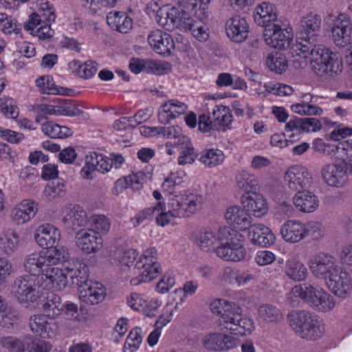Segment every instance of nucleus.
<instances>
[{
  "mask_svg": "<svg viewBox=\"0 0 352 352\" xmlns=\"http://www.w3.org/2000/svg\"><path fill=\"white\" fill-rule=\"evenodd\" d=\"M189 10H179L176 7L159 8L155 13L156 22L168 31L177 29L184 32H190L199 42H205L209 38L208 28L203 20H195Z\"/></svg>",
  "mask_w": 352,
  "mask_h": 352,
  "instance_id": "f257e3e1",
  "label": "nucleus"
},
{
  "mask_svg": "<svg viewBox=\"0 0 352 352\" xmlns=\"http://www.w3.org/2000/svg\"><path fill=\"white\" fill-rule=\"evenodd\" d=\"M0 28L6 34H19L21 31V24L17 23L15 19L6 14H0Z\"/></svg>",
  "mask_w": 352,
  "mask_h": 352,
  "instance_id": "8fccbe9b",
  "label": "nucleus"
},
{
  "mask_svg": "<svg viewBox=\"0 0 352 352\" xmlns=\"http://www.w3.org/2000/svg\"><path fill=\"white\" fill-rule=\"evenodd\" d=\"M63 224L69 234L85 227L89 219L85 210L79 205L66 207L63 210Z\"/></svg>",
  "mask_w": 352,
  "mask_h": 352,
  "instance_id": "2eb2a0df",
  "label": "nucleus"
},
{
  "mask_svg": "<svg viewBox=\"0 0 352 352\" xmlns=\"http://www.w3.org/2000/svg\"><path fill=\"white\" fill-rule=\"evenodd\" d=\"M157 252L155 248L146 249L136 262L135 269L137 276L131 280V284L137 286L142 283H148L155 278L160 273V265L157 259Z\"/></svg>",
  "mask_w": 352,
  "mask_h": 352,
  "instance_id": "6e6552de",
  "label": "nucleus"
},
{
  "mask_svg": "<svg viewBox=\"0 0 352 352\" xmlns=\"http://www.w3.org/2000/svg\"><path fill=\"white\" fill-rule=\"evenodd\" d=\"M41 129L45 135L51 138H65L72 135L71 129L53 122H47L43 124Z\"/></svg>",
  "mask_w": 352,
  "mask_h": 352,
  "instance_id": "a18cd8bd",
  "label": "nucleus"
},
{
  "mask_svg": "<svg viewBox=\"0 0 352 352\" xmlns=\"http://www.w3.org/2000/svg\"><path fill=\"white\" fill-rule=\"evenodd\" d=\"M259 320L265 324H278L283 318L281 310L272 304H262L257 309Z\"/></svg>",
  "mask_w": 352,
  "mask_h": 352,
  "instance_id": "e433bc0d",
  "label": "nucleus"
},
{
  "mask_svg": "<svg viewBox=\"0 0 352 352\" xmlns=\"http://www.w3.org/2000/svg\"><path fill=\"white\" fill-rule=\"evenodd\" d=\"M170 69V65L165 61L146 59V72L155 75H162Z\"/></svg>",
  "mask_w": 352,
  "mask_h": 352,
  "instance_id": "69168bd1",
  "label": "nucleus"
},
{
  "mask_svg": "<svg viewBox=\"0 0 352 352\" xmlns=\"http://www.w3.org/2000/svg\"><path fill=\"white\" fill-rule=\"evenodd\" d=\"M223 151L218 148H207L204 150L199 160L208 168H213L221 164L224 160Z\"/></svg>",
  "mask_w": 352,
  "mask_h": 352,
  "instance_id": "ea45409f",
  "label": "nucleus"
},
{
  "mask_svg": "<svg viewBox=\"0 0 352 352\" xmlns=\"http://www.w3.org/2000/svg\"><path fill=\"white\" fill-rule=\"evenodd\" d=\"M91 226L99 234H105L110 230L111 221L105 215L96 214L91 217Z\"/></svg>",
  "mask_w": 352,
  "mask_h": 352,
  "instance_id": "e2e57ef3",
  "label": "nucleus"
},
{
  "mask_svg": "<svg viewBox=\"0 0 352 352\" xmlns=\"http://www.w3.org/2000/svg\"><path fill=\"white\" fill-rule=\"evenodd\" d=\"M351 31V21L344 14L340 15L331 29L334 43L340 47L350 44Z\"/></svg>",
  "mask_w": 352,
  "mask_h": 352,
  "instance_id": "b1692460",
  "label": "nucleus"
},
{
  "mask_svg": "<svg viewBox=\"0 0 352 352\" xmlns=\"http://www.w3.org/2000/svg\"><path fill=\"white\" fill-rule=\"evenodd\" d=\"M58 115L67 116H78L83 113L82 109H78L74 103L69 102L65 99H57Z\"/></svg>",
  "mask_w": 352,
  "mask_h": 352,
  "instance_id": "6e6d98bb",
  "label": "nucleus"
},
{
  "mask_svg": "<svg viewBox=\"0 0 352 352\" xmlns=\"http://www.w3.org/2000/svg\"><path fill=\"white\" fill-rule=\"evenodd\" d=\"M285 271L287 276L295 281L303 280L307 274V270L305 265L294 259L287 261Z\"/></svg>",
  "mask_w": 352,
  "mask_h": 352,
  "instance_id": "37998d69",
  "label": "nucleus"
},
{
  "mask_svg": "<svg viewBox=\"0 0 352 352\" xmlns=\"http://www.w3.org/2000/svg\"><path fill=\"white\" fill-rule=\"evenodd\" d=\"M320 173L324 182L331 187H342L348 180L346 170L340 164H325L322 167Z\"/></svg>",
  "mask_w": 352,
  "mask_h": 352,
  "instance_id": "6ab92c4d",
  "label": "nucleus"
},
{
  "mask_svg": "<svg viewBox=\"0 0 352 352\" xmlns=\"http://www.w3.org/2000/svg\"><path fill=\"white\" fill-rule=\"evenodd\" d=\"M108 25L122 34L128 33L133 28V20L124 12H111L107 16Z\"/></svg>",
  "mask_w": 352,
  "mask_h": 352,
  "instance_id": "c9c22d12",
  "label": "nucleus"
},
{
  "mask_svg": "<svg viewBox=\"0 0 352 352\" xmlns=\"http://www.w3.org/2000/svg\"><path fill=\"white\" fill-rule=\"evenodd\" d=\"M78 248L87 254L96 253L102 247L103 239L94 229H82L76 234Z\"/></svg>",
  "mask_w": 352,
  "mask_h": 352,
  "instance_id": "f3484780",
  "label": "nucleus"
},
{
  "mask_svg": "<svg viewBox=\"0 0 352 352\" xmlns=\"http://www.w3.org/2000/svg\"><path fill=\"white\" fill-rule=\"evenodd\" d=\"M78 67L79 75L82 78H89L92 77L98 70V63L93 60H88L84 64H80L79 60H73L69 65Z\"/></svg>",
  "mask_w": 352,
  "mask_h": 352,
  "instance_id": "13d9d810",
  "label": "nucleus"
},
{
  "mask_svg": "<svg viewBox=\"0 0 352 352\" xmlns=\"http://www.w3.org/2000/svg\"><path fill=\"white\" fill-rule=\"evenodd\" d=\"M221 331L239 336L250 335L254 329V321L250 318L241 314V308L236 305L232 312L226 314L223 320Z\"/></svg>",
  "mask_w": 352,
  "mask_h": 352,
  "instance_id": "9d476101",
  "label": "nucleus"
},
{
  "mask_svg": "<svg viewBox=\"0 0 352 352\" xmlns=\"http://www.w3.org/2000/svg\"><path fill=\"white\" fill-rule=\"evenodd\" d=\"M309 266L311 274L315 277L325 280L339 268L336 258L324 252H319L312 256L309 259Z\"/></svg>",
  "mask_w": 352,
  "mask_h": 352,
  "instance_id": "ddd939ff",
  "label": "nucleus"
},
{
  "mask_svg": "<svg viewBox=\"0 0 352 352\" xmlns=\"http://www.w3.org/2000/svg\"><path fill=\"white\" fill-rule=\"evenodd\" d=\"M58 265L49 266L43 275L42 280L47 281L45 285L47 289L62 290L67 284V274L64 270L57 267Z\"/></svg>",
  "mask_w": 352,
  "mask_h": 352,
  "instance_id": "a878e982",
  "label": "nucleus"
},
{
  "mask_svg": "<svg viewBox=\"0 0 352 352\" xmlns=\"http://www.w3.org/2000/svg\"><path fill=\"white\" fill-rule=\"evenodd\" d=\"M296 56L310 58L312 71L318 76L328 74L334 76L342 70V62L339 56L324 46L305 41L299 45Z\"/></svg>",
  "mask_w": 352,
  "mask_h": 352,
  "instance_id": "f03ea898",
  "label": "nucleus"
},
{
  "mask_svg": "<svg viewBox=\"0 0 352 352\" xmlns=\"http://www.w3.org/2000/svg\"><path fill=\"white\" fill-rule=\"evenodd\" d=\"M254 19L258 25L264 27L265 29L267 25L280 22L277 20V14L274 5L269 2H263L256 8Z\"/></svg>",
  "mask_w": 352,
  "mask_h": 352,
  "instance_id": "f704fd0d",
  "label": "nucleus"
},
{
  "mask_svg": "<svg viewBox=\"0 0 352 352\" xmlns=\"http://www.w3.org/2000/svg\"><path fill=\"white\" fill-rule=\"evenodd\" d=\"M236 184L247 194L256 191L259 184L257 177L247 170H240L235 175Z\"/></svg>",
  "mask_w": 352,
  "mask_h": 352,
  "instance_id": "4c0bfd02",
  "label": "nucleus"
},
{
  "mask_svg": "<svg viewBox=\"0 0 352 352\" xmlns=\"http://www.w3.org/2000/svg\"><path fill=\"white\" fill-rule=\"evenodd\" d=\"M329 289L340 298L348 297L352 289V283L349 274L346 271L340 270V267L326 280Z\"/></svg>",
  "mask_w": 352,
  "mask_h": 352,
  "instance_id": "dca6fc26",
  "label": "nucleus"
},
{
  "mask_svg": "<svg viewBox=\"0 0 352 352\" xmlns=\"http://www.w3.org/2000/svg\"><path fill=\"white\" fill-rule=\"evenodd\" d=\"M56 19L54 9L48 1L41 2L37 12L32 13L23 28L26 31H33L39 25L52 23Z\"/></svg>",
  "mask_w": 352,
  "mask_h": 352,
  "instance_id": "a211bd4d",
  "label": "nucleus"
},
{
  "mask_svg": "<svg viewBox=\"0 0 352 352\" xmlns=\"http://www.w3.org/2000/svg\"><path fill=\"white\" fill-rule=\"evenodd\" d=\"M18 320L16 310L10 306L6 305L5 309L0 311V325L3 327L10 328Z\"/></svg>",
  "mask_w": 352,
  "mask_h": 352,
  "instance_id": "bf43d9fd",
  "label": "nucleus"
},
{
  "mask_svg": "<svg viewBox=\"0 0 352 352\" xmlns=\"http://www.w3.org/2000/svg\"><path fill=\"white\" fill-rule=\"evenodd\" d=\"M203 197L197 193L186 192L184 195L175 196L171 199L168 212L163 210L155 212L156 222L159 226H165L170 222L172 217H188L197 212L201 208Z\"/></svg>",
  "mask_w": 352,
  "mask_h": 352,
  "instance_id": "7ed1b4c3",
  "label": "nucleus"
},
{
  "mask_svg": "<svg viewBox=\"0 0 352 352\" xmlns=\"http://www.w3.org/2000/svg\"><path fill=\"white\" fill-rule=\"evenodd\" d=\"M283 239L289 243H298L305 238V224L299 221L290 220L280 228Z\"/></svg>",
  "mask_w": 352,
  "mask_h": 352,
  "instance_id": "473e14b6",
  "label": "nucleus"
},
{
  "mask_svg": "<svg viewBox=\"0 0 352 352\" xmlns=\"http://www.w3.org/2000/svg\"><path fill=\"white\" fill-rule=\"evenodd\" d=\"M44 316H34L30 319L29 325L31 330L43 338H50L54 336L53 324L48 322Z\"/></svg>",
  "mask_w": 352,
  "mask_h": 352,
  "instance_id": "58836bf2",
  "label": "nucleus"
},
{
  "mask_svg": "<svg viewBox=\"0 0 352 352\" xmlns=\"http://www.w3.org/2000/svg\"><path fill=\"white\" fill-rule=\"evenodd\" d=\"M350 144L348 141H342L336 144L320 143L316 146V149L320 153L325 155H332L335 154H344V152L349 149Z\"/></svg>",
  "mask_w": 352,
  "mask_h": 352,
  "instance_id": "09e8293b",
  "label": "nucleus"
},
{
  "mask_svg": "<svg viewBox=\"0 0 352 352\" xmlns=\"http://www.w3.org/2000/svg\"><path fill=\"white\" fill-rule=\"evenodd\" d=\"M291 294L300 298L309 307L316 311L327 312L336 305V300L331 294L322 287L310 283L294 286Z\"/></svg>",
  "mask_w": 352,
  "mask_h": 352,
  "instance_id": "423d86ee",
  "label": "nucleus"
},
{
  "mask_svg": "<svg viewBox=\"0 0 352 352\" xmlns=\"http://www.w3.org/2000/svg\"><path fill=\"white\" fill-rule=\"evenodd\" d=\"M142 342L141 329L138 327L133 329L126 338L123 352H133L136 351Z\"/></svg>",
  "mask_w": 352,
  "mask_h": 352,
  "instance_id": "3c124183",
  "label": "nucleus"
},
{
  "mask_svg": "<svg viewBox=\"0 0 352 352\" xmlns=\"http://www.w3.org/2000/svg\"><path fill=\"white\" fill-rule=\"evenodd\" d=\"M280 23L279 22L267 25L264 30L263 36L267 45L278 50H285L291 45L293 34Z\"/></svg>",
  "mask_w": 352,
  "mask_h": 352,
  "instance_id": "f8f14e48",
  "label": "nucleus"
},
{
  "mask_svg": "<svg viewBox=\"0 0 352 352\" xmlns=\"http://www.w3.org/2000/svg\"><path fill=\"white\" fill-rule=\"evenodd\" d=\"M128 305L133 309L136 311H142L144 314L149 317L154 316V314L148 311L147 309V302L143 297L137 294L133 293L127 298Z\"/></svg>",
  "mask_w": 352,
  "mask_h": 352,
  "instance_id": "864d4df0",
  "label": "nucleus"
},
{
  "mask_svg": "<svg viewBox=\"0 0 352 352\" xmlns=\"http://www.w3.org/2000/svg\"><path fill=\"white\" fill-rule=\"evenodd\" d=\"M236 304L233 302H230L223 299H217L212 301L210 304V309L211 311L217 315H220L219 318V325L220 328L223 325V317L226 314L232 312L236 307Z\"/></svg>",
  "mask_w": 352,
  "mask_h": 352,
  "instance_id": "c03bdc74",
  "label": "nucleus"
},
{
  "mask_svg": "<svg viewBox=\"0 0 352 352\" xmlns=\"http://www.w3.org/2000/svg\"><path fill=\"white\" fill-rule=\"evenodd\" d=\"M241 203L247 211L256 217L263 216L268 210L266 199L256 191L243 195Z\"/></svg>",
  "mask_w": 352,
  "mask_h": 352,
  "instance_id": "bb28decb",
  "label": "nucleus"
},
{
  "mask_svg": "<svg viewBox=\"0 0 352 352\" xmlns=\"http://www.w3.org/2000/svg\"><path fill=\"white\" fill-rule=\"evenodd\" d=\"M18 234L12 230H8L0 234V250L6 254L14 252L19 244Z\"/></svg>",
  "mask_w": 352,
  "mask_h": 352,
  "instance_id": "79ce46f5",
  "label": "nucleus"
},
{
  "mask_svg": "<svg viewBox=\"0 0 352 352\" xmlns=\"http://www.w3.org/2000/svg\"><path fill=\"white\" fill-rule=\"evenodd\" d=\"M65 185L63 181H55L47 184L43 191L45 196L49 199H55L65 194Z\"/></svg>",
  "mask_w": 352,
  "mask_h": 352,
  "instance_id": "680f3d73",
  "label": "nucleus"
},
{
  "mask_svg": "<svg viewBox=\"0 0 352 352\" xmlns=\"http://www.w3.org/2000/svg\"><path fill=\"white\" fill-rule=\"evenodd\" d=\"M64 305L61 303L60 298L54 294L47 295L43 305V310L45 316L54 318L59 316Z\"/></svg>",
  "mask_w": 352,
  "mask_h": 352,
  "instance_id": "a19ab883",
  "label": "nucleus"
},
{
  "mask_svg": "<svg viewBox=\"0 0 352 352\" xmlns=\"http://www.w3.org/2000/svg\"><path fill=\"white\" fill-rule=\"evenodd\" d=\"M0 109L1 112L8 118H15L19 115L15 101L8 96H3L0 98Z\"/></svg>",
  "mask_w": 352,
  "mask_h": 352,
  "instance_id": "0e129e2a",
  "label": "nucleus"
},
{
  "mask_svg": "<svg viewBox=\"0 0 352 352\" xmlns=\"http://www.w3.org/2000/svg\"><path fill=\"white\" fill-rule=\"evenodd\" d=\"M148 42L157 54L170 55L175 49L172 36L160 30L152 31L148 36Z\"/></svg>",
  "mask_w": 352,
  "mask_h": 352,
  "instance_id": "4be33fe9",
  "label": "nucleus"
},
{
  "mask_svg": "<svg viewBox=\"0 0 352 352\" xmlns=\"http://www.w3.org/2000/svg\"><path fill=\"white\" fill-rule=\"evenodd\" d=\"M68 258V252L65 248H51L39 252L29 254L24 261L25 270L36 276L43 275L49 266L59 265Z\"/></svg>",
  "mask_w": 352,
  "mask_h": 352,
  "instance_id": "0eeeda50",
  "label": "nucleus"
},
{
  "mask_svg": "<svg viewBox=\"0 0 352 352\" xmlns=\"http://www.w3.org/2000/svg\"><path fill=\"white\" fill-rule=\"evenodd\" d=\"M243 236L230 227L225 226L219 230V242L216 255L226 261L239 262L245 260L247 252L241 241Z\"/></svg>",
  "mask_w": 352,
  "mask_h": 352,
  "instance_id": "20e7f679",
  "label": "nucleus"
},
{
  "mask_svg": "<svg viewBox=\"0 0 352 352\" xmlns=\"http://www.w3.org/2000/svg\"><path fill=\"white\" fill-rule=\"evenodd\" d=\"M79 298L87 305H96L102 302L105 296V289L98 282L91 280L78 288Z\"/></svg>",
  "mask_w": 352,
  "mask_h": 352,
  "instance_id": "5701e85b",
  "label": "nucleus"
},
{
  "mask_svg": "<svg viewBox=\"0 0 352 352\" xmlns=\"http://www.w3.org/2000/svg\"><path fill=\"white\" fill-rule=\"evenodd\" d=\"M267 67L277 74H282L286 71L288 65L285 56L278 52L270 54L266 60Z\"/></svg>",
  "mask_w": 352,
  "mask_h": 352,
  "instance_id": "de8ad7c7",
  "label": "nucleus"
},
{
  "mask_svg": "<svg viewBox=\"0 0 352 352\" xmlns=\"http://www.w3.org/2000/svg\"><path fill=\"white\" fill-rule=\"evenodd\" d=\"M36 86L43 94H64L54 85L53 78L50 76H42L36 79Z\"/></svg>",
  "mask_w": 352,
  "mask_h": 352,
  "instance_id": "603ef678",
  "label": "nucleus"
},
{
  "mask_svg": "<svg viewBox=\"0 0 352 352\" xmlns=\"http://www.w3.org/2000/svg\"><path fill=\"white\" fill-rule=\"evenodd\" d=\"M225 218L227 223L236 230H245L251 226L250 215L240 206L229 207L225 214Z\"/></svg>",
  "mask_w": 352,
  "mask_h": 352,
  "instance_id": "c85d7f7f",
  "label": "nucleus"
},
{
  "mask_svg": "<svg viewBox=\"0 0 352 352\" xmlns=\"http://www.w3.org/2000/svg\"><path fill=\"white\" fill-rule=\"evenodd\" d=\"M34 239L37 244L45 250L63 248L56 245L60 239V233L56 227L51 224L40 226L36 230Z\"/></svg>",
  "mask_w": 352,
  "mask_h": 352,
  "instance_id": "aec40b11",
  "label": "nucleus"
},
{
  "mask_svg": "<svg viewBox=\"0 0 352 352\" xmlns=\"http://www.w3.org/2000/svg\"><path fill=\"white\" fill-rule=\"evenodd\" d=\"M12 293L19 302L28 307H34L40 301V294L35 279L30 275L18 277L12 286Z\"/></svg>",
  "mask_w": 352,
  "mask_h": 352,
  "instance_id": "1a4fd4ad",
  "label": "nucleus"
},
{
  "mask_svg": "<svg viewBox=\"0 0 352 352\" xmlns=\"http://www.w3.org/2000/svg\"><path fill=\"white\" fill-rule=\"evenodd\" d=\"M160 135L168 139H178L177 144H179L181 142L185 144L189 141V139L182 135V129L178 126H171L168 127L161 126Z\"/></svg>",
  "mask_w": 352,
  "mask_h": 352,
  "instance_id": "052dcab7",
  "label": "nucleus"
},
{
  "mask_svg": "<svg viewBox=\"0 0 352 352\" xmlns=\"http://www.w3.org/2000/svg\"><path fill=\"white\" fill-rule=\"evenodd\" d=\"M164 209V203L158 202L155 206L146 208L138 213L135 217L132 218L131 221L134 226H138L145 219L151 218L155 212H159L160 210Z\"/></svg>",
  "mask_w": 352,
  "mask_h": 352,
  "instance_id": "4d7b16f0",
  "label": "nucleus"
},
{
  "mask_svg": "<svg viewBox=\"0 0 352 352\" xmlns=\"http://www.w3.org/2000/svg\"><path fill=\"white\" fill-rule=\"evenodd\" d=\"M226 31L232 41L241 43L248 38V24L244 18L234 16L226 21Z\"/></svg>",
  "mask_w": 352,
  "mask_h": 352,
  "instance_id": "393cba45",
  "label": "nucleus"
},
{
  "mask_svg": "<svg viewBox=\"0 0 352 352\" xmlns=\"http://www.w3.org/2000/svg\"><path fill=\"white\" fill-rule=\"evenodd\" d=\"M295 207L302 212H314L319 206L318 197L309 190L298 191L293 197Z\"/></svg>",
  "mask_w": 352,
  "mask_h": 352,
  "instance_id": "72a5a7b5",
  "label": "nucleus"
},
{
  "mask_svg": "<svg viewBox=\"0 0 352 352\" xmlns=\"http://www.w3.org/2000/svg\"><path fill=\"white\" fill-rule=\"evenodd\" d=\"M1 342L10 352H24L26 349L25 340L23 342L12 336L3 338Z\"/></svg>",
  "mask_w": 352,
  "mask_h": 352,
  "instance_id": "338daca9",
  "label": "nucleus"
},
{
  "mask_svg": "<svg viewBox=\"0 0 352 352\" xmlns=\"http://www.w3.org/2000/svg\"><path fill=\"white\" fill-rule=\"evenodd\" d=\"M191 240L195 245L206 252L211 250L215 252L217 246L219 245V234L217 236L214 232L208 229H201L194 232Z\"/></svg>",
  "mask_w": 352,
  "mask_h": 352,
  "instance_id": "7c9ffc66",
  "label": "nucleus"
},
{
  "mask_svg": "<svg viewBox=\"0 0 352 352\" xmlns=\"http://www.w3.org/2000/svg\"><path fill=\"white\" fill-rule=\"evenodd\" d=\"M289 324L301 338L316 340L324 332V324L319 317L306 310H293L288 314Z\"/></svg>",
  "mask_w": 352,
  "mask_h": 352,
  "instance_id": "39448f33",
  "label": "nucleus"
},
{
  "mask_svg": "<svg viewBox=\"0 0 352 352\" xmlns=\"http://www.w3.org/2000/svg\"><path fill=\"white\" fill-rule=\"evenodd\" d=\"M248 237L254 245L267 247L274 243L275 236L270 229L261 223L251 225L248 228Z\"/></svg>",
  "mask_w": 352,
  "mask_h": 352,
  "instance_id": "c756f323",
  "label": "nucleus"
},
{
  "mask_svg": "<svg viewBox=\"0 0 352 352\" xmlns=\"http://www.w3.org/2000/svg\"><path fill=\"white\" fill-rule=\"evenodd\" d=\"M37 211V204L32 200H23L13 208L11 212L12 220L19 225L23 224L33 218Z\"/></svg>",
  "mask_w": 352,
  "mask_h": 352,
  "instance_id": "2f4dec72",
  "label": "nucleus"
},
{
  "mask_svg": "<svg viewBox=\"0 0 352 352\" xmlns=\"http://www.w3.org/2000/svg\"><path fill=\"white\" fill-rule=\"evenodd\" d=\"M239 340L232 336L223 333H210L204 337L202 344L204 346L212 351H223L234 348Z\"/></svg>",
  "mask_w": 352,
  "mask_h": 352,
  "instance_id": "412c9836",
  "label": "nucleus"
},
{
  "mask_svg": "<svg viewBox=\"0 0 352 352\" xmlns=\"http://www.w3.org/2000/svg\"><path fill=\"white\" fill-rule=\"evenodd\" d=\"M321 28L320 16L316 14L310 13L303 17L300 21L299 28V37L296 43L292 46L294 52L300 50V45L305 43V41L311 44H317V37Z\"/></svg>",
  "mask_w": 352,
  "mask_h": 352,
  "instance_id": "9b49d317",
  "label": "nucleus"
},
{
  "mask_svg": "<svg viewBox=\"0 0 352 352\" xmlns=\"http://www.w3.org/2000/svg\"><path fill=\"white\" fill-rule=\"evenodd\" d=\"M67 276L72 280L74 285L80 288L82 285L89 283V268L80 261H68L65 267Z\"/></svg>",
  "mask_w": 352,
  "mask_h": 352,
  "instance_id": "cd10ccee",
  "label": "nucleus"
},
{
  "mask_svg": "<svg viewBox=\"0 0 352 352\" xmlns=\"http://www.w3.org/2000/svg\"><path fill=\"white\" fill-rule=\"evenodd\" d=\"M100 154L91 153L85 157V163L80 170L81 176L85 179H93L97 171Z\"/></svg>",
  "mask_w": 352,
  "mask_h": 352,
  "instance_id": "49530a36",
  "label": "nucleus"
},
{
  "mask_svg": "<svg viewBox=\"0 0 352 352\" xmlns=\"http://www.w3.org/2000/svg\"><path fill=\"white\" fill-rule=\"evenodd\" d=\"M284 181L292 191H302L312 184V176L307 168L300 166H291L285 173Z\"/></svg>",
  "mask_w": 352,
  "mask_h": 352,
  "instance_id": "4468645a",
  "label": "nucleus"
},
{
  "mask_svg": "<svg viewBox=\"0 0 352 352\" xmlns=\"http://www.w3.org/2000/svg\"><path fill=\"white\" fill-rule=\"evenodd\" d=\"M56 104H46L35 103L31 106V110L38 115L42 116V118H46L48 115H58V101Z\"/></svg>",
  "mask_w": 352,
  "mask_h": 352,
  "instance_id": "774afa93",
  "label": "nucleus"
},
{
  "mask_svg": "<svg viewBox=\"0 0 352 352\" xmlns=\"http://www.w3.org/2000/svg\"><path fill=\"white\" fill-rule=\"evenodd\" d=\"M25 344L28 352H49L52 347L50 342L31 336L25 338Z\"/></svg>",
  "mask_w": 352,
  "mask_h": 352,
  "instance_id": "5fc2aeb1",
  "label": "nucleus"
}]
</instances>
